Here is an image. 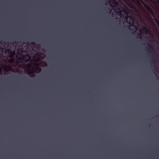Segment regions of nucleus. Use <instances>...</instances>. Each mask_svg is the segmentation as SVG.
Wrapping results in <instances>:
<instances>
[{
	"label": "nucleus",
	"instance_id": "1",
	"mask_svg": "<svg viewBox=\"0 0 159 159\" xmlns=\"http://www.w3.org/2000/svg\"><path fill=\"white\" fill-rule=\"evenodd\" d=\"M19 50L21 52V53L17 54L16 55V57L18 59L20 60L23 58L24 56L22 53L24 52V49L22 48V46H21L19 48Z\"/></svg>",
	"mask_w": 159,
	"mask_h": 159
},
{
	"label": "nucleus",
	"instance_id": "2",
	"mask_svg": "<svg viewBox=\"0 0 159 159\" xmlns=\"http://www.w3.org/2000/svg\"><path fill=\"white\" fill-rule=\"evenodd\" d=\"M5 53L6 54L9 55L10 57H14L15 55V53L14 52H12L9 49H6L5 51Z\"/></svg>",
	"mask_w": 159,
	"mask_h": 159
},
{
	"label": "nucleus",
	"instance_id": "3",
	"mask_svg": "<svg viewBox=\"0 0 159 159\" xmlns=\"http://www.w3.org/2000/svg\"><path fill=\"white\" fill-rule=\"evenodd\" d=\"M129 19V22H131L133 23L134 22V18L131 16H128V18H126L127 19Z\"/></svg>",
	"mask_w": 159,
	"mask_h": 159
},
{
	"label": "nucleus",
	"instance_id": "4",
	"mask_svg": "<svg viewBox=\"0 0 159 159\" xmlns=\"http://www.w3.org/2000/svg\"><path fill=\"white\" fill-rule=\"evenodd\" d=\"M142 30L143 31H145L146 34H147L148 32V30L147 28L145 27H143Z\"/></svg>",
	"mask_w": 159,
	"mask_h": 159
},
{
	"label": "nucleus",
	"instance_id": "5",
	"mask_svg": "<svg viewBox=\"0 0 159 159\" xmlns=\"http://www.w3.org/2000/svg\"><path fill=\"white\" fill-rule=\"evenodd\" d=\"M112 3L115 6H118L119 5L118 3L115 0H112Z\"/></svg>",
	"mask_w": 159,
	"mask_h": 159
},
{
	"label": "nucleus",
	"instance_id": "6",
	"mask_svg": "<svg viewBox=\"0 0 159 159\" xmlns=\"http://www.w3.org/2000/svg\"><path fill=\"white\" fill-rule=\"evenodd\" d=\"M11 58L9 59L8 60V62L9 63H12L14 62V60L13 58L12 57H11Z\"/></svg>",
	"mask_w": 159,
	"mask_h": 159
},
{
	"label": "nucleus",
	"instance_id": "7",
	"mask_svg": "<svg viewBox=\"0 0 159 159\" xmlns=\"http://www.w3.org/2000/svg\"><path fill=\"white\" fill-rule=\"evenodd\" d=\"M145 44H147V48H148L149 49H150L151 48V45L150 44L148 43H146Z\"/></svg>",
	"mask_w": 159,
	"mask_h": 159
},
{
	"label": "nucleus",
	"instance_id": "8",
	"mask_svg": "<svg viewBox=\"0 0 159 159\" xmlns=\"http://www.w3.org/2000/svg\"><path fill=\"white\" fill-rule=\"evenodd\" d=\"M5 67L7 69H8L9 70H11V67L9 66L6 65Z\"/></svg>",
	"mask_w": 159,
	"mask_h": 159
},
{
	"label": "nucleus",
	"instance_id": "9",
	"mask_svg": "<svg viewBox=\"0 0 159 159\" xmlns=\"http://www.w3.org/2000/svg\"><path fill=\"white\" fill-rule=\"evenodd\" d=\"M35 70L38 71L39 72L41 70V69L39 67H37L35 69Z\"/></svg>",
	"mask_w": 159,
	"mask_h": 159
},
{
	"label": "nucleus",
	"instance_id": "10",
	"mask_svg": "<svg viewBox=\"0 0 159 159\" xmlns=\"http://www.w3.org/2000/svg\"><path fill=\"white\" fill-rule=\"evenodd\" d=\"M125 14L127 16V17H126V18H128V16H129L128 15L129 14V12L127 11V12L126 13H125Z\"/></svg>",
	"mask_w": 159,
	"mask_h": 159
},
{
	"label": "nucleus",
	"instance_id": "11",
	"mask_svg": "<svg viewBox=\"0 0 159 159\" xmlns=\"http://www.w3.org/2000/svg\"><path fill=\"white\" fill-rule=\"evenodd\" d=\"M152 60L151 61V62L152 63H153L154 62H155V61L154 60V59H153V57H152Z\"/></svg>",
	"mask_w": 159,
	"mask_h": 159
},
{
	"label": "nucleus",
	"instance_id": "12",
	"mask_svg": "<svg viewBox=\"0 0 159 159\" xmlns=\"http://www.w3.org/2000/svg\"><path fill=\"white\" fill-rule=\"evenodd\" d=\"M133 26L134 27V28L135 29V30H136L137 29V27L135 25H133Z\"/></svg>",
	"mask_w": 159,
	"mask_h": 159
},
{
	"label": "nucleus",
	"instance_id": "13",
	"mask_svg": "<svg viewBox=\"0 0 159 159\" xmlns=\"http://www.w3.org/2000/svg\"><path fill=\"white\" fill-rule=\"evenodd\" d=\"M127 10H123L122 11L125 13H126L127 11Z\"/></svg>",
	"mask_w": 159,
	"mask_h": 159
},
{
	"label": "nucleus",
	"instance_id": "14",
	"mask_svg": "<svg viewBox=\"0 0 159 159\" xmlns=\"http://www.w3.org/2000/svg\"><path fill=\"white\" fill-rule=\"evenodd\" d=\"M27 74L28 75H30L31 74V73L29 71H27Z\"/></svg>",
	"mask_w": 159,
	"mask_h": 159
},
{
	"label": "nucleus",
	"instance_id": "15",
	"mask_svg": "<svg viewBox=\"0 0 159 159\" xmlns=\"http://www.w3.org/2000/svg\"><path fill=\"white\" fill-rule=\"evenodd\" d=\"M156 68L154 70L155 71H156L158 73L159 72L157 70L156 68Z\"/></svg>",
	"mask_w": 159,
	"mask_h": 159
},
{
	"label": "nucleus",
	"instance_id": "16",
	"mask_svg": "<svg viewBox=\"0 0 159 159\" xmlns=\"http://www.w3.org/2000/svg\"><path fill=\"white\" fill-rule=\"evenodd\" d=\"M149 11L151 13H153V12H152V10L151 9H150Z\"/></svg>",
	"mask_w": 159,
	"mask_h": 159
},
{
	"label": "nucleus",
	"instance_id": "17",
	"mask_svg": "<svg viewBox=\"0 0 159 159\" xmlns=\"http://www.w3.org/2000/svg\"><path fill=\"white\" fill-rule=\"evenodd\" d=\"M111 1L110 0V1L109 2H108V3H109V4H110V6H111V7H112V5L111 4H110V3H111Z\"/></svg>",
	"mask_w": 159,
	"mask_h": 159
},
{
	"label": "nucleus",
	"instance_id": "18",
	"mask_svg": "<svg viewBox=\"0 0 159 159\" xmlns=\"http://www.w3.org/2000/svg\"><path fill=\"white\" fill-rule=\"evenodd\" d=\"M15 69L16 70V71H18L19 70L17 68H16Z\"/></svg>",
	"mask_w": 159,
	"mask_h": 159
},
{
	"label": "nucleus",
	"instance_id": "19",
	"mask_svg": "<svg viewBox=\"0 0 159 159\" xmlns=\"http://www.w3.org/2000/svg\"><path fill=\"white\" fill-rule=\"evenodd\" d=\"M34 75H33L30 76V77H34Z\"/></svg>",
	"mask_w": 159,
	"mask_h": 159
},
{
	"label": "nucleus",
	"instance_id": "20",
	"mask_svg": "<svg viewBox=\"0 0 159 159\" xmlns=\"http://www.w3.org/2000/svg\"><path fill=\"white\" fill-rule=\"evenodd\" d=\"M154 74H155L156 75V76H157V74H156V73H154Z\"/></svg>",
	"mask_w": 159,
	"mask_h": 159
},
{
	"label": "nucleus",
	"instance_id": "21",
	"mask_svg": "<svg viewBox=\"0 0 159 159\" xmlns=\"http://www.w3.org/2000/svg\"><path fill=\"white\" fill-rule=\"evenodd\" d=\"M150 53H151V51H149V52Z\"/></svg>",
	"mask_w": 159,
	"mask_h": 159
},
{
	"label": "nucleus",
	"instance_id": "22",
	"mask_svg": "<svg viewBox=\"0 0 159 159\" xmlns=\"http://www.w3.org/2000/svg\"><path fill=\"white\" fill-rule=\"evenodd\" d=\"M130 7L131 8H133V7Z\"/></svg>",
	"mask_w": 159,
	"mask_h": 159
},
{
	"label": "nucleus",
	"instance_id": "23",
	"mask_svg": "<svg viewBox=\"0 0 159 159\" xmlns=\"http://www.w3.org/2000/svg\"><path fill=\"white\" fill-rule=\"evenodd\" d=\"M133 30H132V31H133Z\"/></svg>",
	"mask_w": 159,
	"mask_h": 159
}]
</instances>
